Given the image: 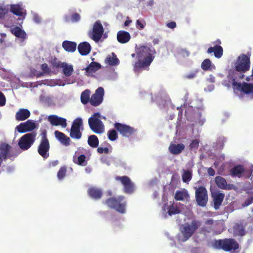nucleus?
I'll list each match as a JSON object with an SVG mask.
<instances>
[{
    "instance_id": "1",
    "label": "nucleus",
    "mask_w": 253,
    "mask_h": 253,
    "mask_svg": "<svg viewBox=\"0 0 253 253\" xmlns=\"http://www.w3.org/2000/svg\"><path fill=\"white\" fill-rule=\"evenodd\" d=\"M156 53L154 48L141 46L136 49L138 61L133 65V71L138 74L143 70H148L153 61Z\"/></svg>"
},
{
    "instance_id": "2",
    "label": "nucleus",
    "mask_w": 253,
    "mask_h": 253,
    "mask_svg": "<svg viewBox=\"0 0 253 253\" xmlns=\"http://www.w3.org/2000/svg\"><path fill=\"white\" fill-rule=\"evenodd\" d=\"M220 224L217 221H214L212 219L207 220L199 230V234L203 235L207 237L210 234L212 235L219 234L222 230L219 229Z\"/></svg>"
},
{
    "instance_id": "3",
    "label": "nucleus",
    "mask_w": 253,
    "mask_h": 253,
    "mask_svg": "<svg viewBox=\"0 0 253 253\" xmlns=\"http://www.w3.org/2000/svg\"><path fill=\"white\" fill-rule=\"evenodd\" d=\"M106 204L109 208L114 209L121 213L126 212V201L125 197L120 195L118 197H113L107 199L105 201Z\"/></svg>"
},
{
    "instance_id": "4",
    "label": "nucleus",
    "mask_w": 253,
    "mask_h": 253,
    "mask_svg": "<svg viewBox=\"0 0 253 253\" xmlns=\"http://www.w3.org/2000/svg\"><path fill=\"white\" fill-rule=\"evenodd\" d=\"M212 246L215 249H222L226 252L235 251L239 248V244L233 239L215 240L212 242Z\"/></svg>"
},
{
    "instance_id": "5",
    "label": "nucleus",
    "mask_w": 253,
    "mask_h": 253,
    "mask_svg": "<svg viewBox=\"0 0 253 253\" xmlns=\"http://www.w3.org/2000/svg\"><path fill=\"white\" fill-rule=\"evenodd\" d=\"M201 226V222L197 220H193L190 224H183L180 228L181 233L183 235V241L188 240Z\"/></svg>"
},
{
    "instance_id": "6",
    "label": "nucleus",
    "mask_w": 253,
    "mask_h": 253,
    "mask_svg": "<svg viewBox=\"0 0 253 253\" xmlns=\"http://www.w3.org/2000/svg\"><path fill=\"white\" fill-rule=\"evenodd\" d=\"M250 56L251 54L248 52L247 54H242L239 56L234 62V68L237 71H241L243 72H246L250 68Z\"/></svg>"
},
{
    "instance_id": "7",
    "label": "nucleus",
    "mask_w": 253,
    "mask_h": 253,
    "mask_svg": "<svg viewBox=\"0 0 253 253\" xmlns=\"http://www.w3.org/2000/svg\"><path fill=\"white\" fill-rule=\"evenodd\" d=\"M100 115L99 113H95L91 117L88 119V125L90 128L94 133L100 134L104 131V126L99 119Z\"/></svg>"
},
{
    "instance_id": "8",
    "label": "nucleus",
    "mask_w": 253,
    "mask_h": 253,
    "mask_svg": "<svg viewBox=\"0 0 253 253\" xmlns=\"http://www.w3.org/2000/svg\"><path fill=\"white\" fill-rule=\"evenodd\" d=\"M37 136V133L32 132L28 133L20 138L18 142V145L19 148L23 150H27L34 144Z\"/></svg>"
},
{
    "instance_id": "9",
    "label": "nucleus",
    "mask_w": 253,
    "mask_h": 253,
    "mask_svg": "<svg viewBox=\"0 0 253 253\" xmlns=\"http://www.w3.org/2000/svg\"><path fill=\"white\" fill-rule=\"evenodd\" d=\"M41 140L38 147V152L43 159H47L49 156L50 143L47 137L46 131H43L41 133Z\"/></svg>"
},
{
    "instance_id": "10",
    "label": "nucleus",
    "mask_w": 253,
    "mask_h": 253,
    "mask_svg": "<svg viewBox=\"0 0 253 253\" xmlns=\"http://www.w3.org/2000/svg\"><path fill=\"white\" fill-rule=\"evenodd\" d=\"M116 181H120L124 187L123 191L127 194H132L135 190V185L127 176H116L115 177Z\"/></svg>"
},
{
    "instance_id": "11",
    "label": "nucleus",
    "mask_w": 253,
    "mask_h": 253,
    "mask_svg": "<svg viewBox=\"0 0 253 253\" xmlns=\"http://www.w3.org/2000/svg\"><path fill=\"white\" fill-rule=\"evenodd\" d=\"M195 198L197 204L198 206L204 207L208 201V191L206 188L202 186L196 188Z\"/></svg>"
},
{
    "instance_id": "12",
    "label": "nucleus",
    "mask_w": 253,
    "mask_h": 253,
    "mask_svg": "<svg viewBox=\"0 0 253 253\" xmlns=\"http://www.w3.org/2000/svg\"><path fill=\"white\" fill-rule=\"evenodd\" d=\"M83 126V123L82 118H78L73 122L70 136L73 139H80L82 136V133L81 131V128Z\"/></svg>"
},
{
    "instance_id": "13",
    "label": "nucleus",
    "mask_w": 253,
    "mask_h": 253,
    "mask_svg": "<svg viewBox=\"0 0 253 253\" xmlns=\"http://www.w3.org/2000/svg\"><path fill=\"white\" fill-rule=\"evenodd\" d=\"M245 73L241 71H237L235 68L229 70L227 78L229 82L231 83L233 88L234 87H236L237 85L236 84H239L238 81L244 78V74Z\"/></svg>"
},
{
    "instance_id": "14",
    "label": "nucleus",
    "mask_w": 253,
    "mask_h": 253,
    "mask_svg": "<svg viewBox=\"0 0 253 253\" xmlns=\"http://www.w3.org/2000/svg\"><path fill=\"white\" fill-rule=\"evenodd\" d=\"M115 128L123 137H128L133 135L136 131L133 127L120 123H116L114 124Z\"/></svg>"
},
{
    "instance_id": "15",
    "label": "nucleus",
    "mask_w": 253,
    "mask_h": 253,
    "mask_svg": "<svg viewBox=\"0 0 253 253\" xmlns=\"http://www.w3.org/2000/svg\"><path fill=\"white\" fill-rule=\"evenodd\" d=\"M104 32L103 27L100 21H96L93 25L92 31L89 34V37L95 42H98L101 38Z\"/></svg>"
},
{
    "instance_id": "16",
    "label": "nucleus",
    "mask_w": 253,
    "mask_h": 253,
    "mask_svg": "<svg viewBox=\"0 0 253 253\" xmlns=\"http://www.w3.org/2000/svg\"><path fill=\"white\" fill-rule=\"evenodd\" d=\"M104 95V90L102 87H99L95 93L92 95L89 103L93 106L99 105L103 101Z\"/></svg>"
},
{
    "instance_id": "17",
    "label": "nucleus",
    "mask_w": 253,
    "mask_h": 253,
    "mask_svg": "<svg viewBox=\"0 0 253 253\" xmlns=\"http://www.w3.org/2000/svg\"><path fill=\"white\" fill-rule=\"evenodd\" d=\"M236 87H234L235 91H239L245 94L253 93V84L243 82L239 83Z\"/></svg>"
},
{
    "instance_id": "18",
    "label": "nucleus",
    "mask_w": 253,
    "mask_h": 253,
    "mask_svg": "<svg viewBox=\"0 0 253 253\" xmlns=\"http://www.w3.org/2000/svg\"><path fill=\"white\" fill-rule=\"evenodd\" d=\"M35 128V123L30 120H28L24 123L20 124V125L16 127V130L20 133H24L32 131Z\"/></svg>"
},
{
    "instance_id": "19",
    "label": "nucleus",
    "mask_w": 253,
    "mask_h": 253,
    "mask_svg": "<svg viewBox=\"0 0 253 253\" xmlns=\"http://www.w3.org/2000/svg\"><path fill=\"white\" fill-rule=\"evenodd\" d=\"M48 121L52 126H60L63 128H65L67 126L66 119L58 117L56 115H49L48 117Z\"/></svg>"
},
{
    "instance_id": "20",
    "label": "nucleus",
    "mask_w": 253,
    "mask_h": 253,
    "mask_svg": "<svg viewBox=\"0 0 253 253\" xmlns=\"http://www.w3.org/2000/svg\"><path fill=\"white\" fill-rule=\"evenodd\" d=\"M102 68L101 65L96 62H91L84 70H85V75L87 77H91L93 74L98 71Z\"/></svg>"
},
{
    "instance_id": "21",
    "label": "nucleus",
    "mask_w": 253,
    "mask_h": 253,
    "mask_svg": "<svg viewBox=\"0 0 253 253\" xmlns=\"http://www.w3.org/2000/svg\"><path fill=\"white\" fill-rule=\"evenodd\" d=\"M213 201L214 208L215 210H218L221 205L224 198V194L216 191L211 194Z\"/></svg>"
},
{
    "instance_id": "22",
    "label": "nucleus",
    "mask_w": 253,
    "mask_h": 253,
    "mask_svg": "<svg viewBox=\"0 0 253 253\" xmlns=\"http://www.w3.org/2000/svg\"><path fill=\"white\" fill-rule=\"evenodd\" d=\"M246 170L243 165H239L234 167L230 170V173L232 177L241 178L245 175Z\"/></svg>"
},
{
    "instance_id": "23",
    "label": "nucleus",
    "mask_w": 253,
    "mask_h": 253,
    "mask_svg": "<svg viewBox=\"0 0 253 253\" xmlns=\"http://www.w3.org/2000/svg\"><path fill=\"white\" fill-rule=\"evenodd\" d=\"M31 115L30 111L27 109L21 108L18 110L15 114V119L18 121H22L27 119Z\"/></svg>"
},
{
    "instance_id": "24",
    "label": "nucleus",
    "mask_w": 253,
    "mask_h": 253,
    "mask_svg": "<svg viewBox=\"0 0 253 253\" xmlns=\"http://www.w3.org/2000/svg\"><path fill=\"white\" fill-rule=\"evenodd\" d=\"M54 135L57 139H58L61 143L65 146H68L70 145L71 139L66 135L64 133L60 132L58 130H55Z\"/></svg>"
},
{
    "instance_id": "25",
    "label": "nucleus",
    "mask_w": 253,
    "mask_h": 253,
    "mask_svg": "<svg viewBox=\"0 0 253 253\" xmlns=\"http://www.w3.org/2000/svg\"><path fill=\"white\" fill-rule=\"evenodd\" d=\"M88 195L95 200H98L102 196V190L98 188L94 187H90L87 190Z\"/></svg>"
},
{
    "instance_id": "26",
    "label": "nucleus",
    "mask_w": 253,
    "mask_h": 253,
    "mask_svg": "<svg viewBox=\"0 0 253 253\" xmlns=\"http://www.w3.org/2000/svg\"><path fill=\"white\" fill-rule=\"evenodd\" d=\"M78 49L81 55H86L89 54L91 51V46L90 44L86 42H82L78 45Z\"/></svg>"
},
{
    "instance_id": "27",
    "label": "nucleus",
    "mask_w": 253,
    "mask_h": 253,
    "mask_svg": "<svg viewBox=\"0 0 253 253\" xmlns=\"http://www.w3.org/2000/svg\"><path fill=\"white\" fill-rule=\"evenodd\" d=\"M185 148V145L182 143L173 144L171 143L169 147L170 153L173 155H178L181 153Z\"/></svg>"
},
{
    "instance_id": "28",
    "label": "nucleus",
    "mask_w": 253,
    "mask_h": 253,
    "mask_svg": "<svg viewBox=\"0 0 253 253\" xmlns=\"http://www.w3.org/2000/svg\"><path fill=\"white\" fill-rule=\"evenodd\" d=\"M118 41L121 43H126L130 39L129 33L125 31H119L117 35Z\"/></svg>"
},
{
    "instance_id": "29",
    "label": "nucleus",
    "mask_w": 253,
    "mask_h": 253,
    "mask_svg": "<svg viewBox=\"0 0 253 253\" xmlns=\"http://www.w3.org/2000/svg\"><path fill=\"white\" fill-rule=\"evenodd\" d=\"M223 48L219 45H215L213 47H210L208 49L207 53L208 54L214 53L215 57L220 58L223 55Z\"/></svg>"
},
{
    "instance_id": "30",
    "label": "nucleus",
    "mask_w": 253,
    "mask_h": 253,
    "mask_svg": "<svg viewBox=\"0 0 253 253\" xmlns=\"http://www.w3.org/2000/svg\"><path fill=\"white\" fill-rule=\"evenodd\" d=\"M215 182L217 186L222 189L230 190L231 189V185L227 184L226 180L222 177L218 176L215 178Z\"/></svg>"
},
{
    "instance_id": "31",
    "label": "nucleus",
    "mask_w": 253,
    "mask_h": 253,
    "mask_svg": "<svg viewBox=\"0 0 253 253\" xmlns=\"http://www.w3.org/2000/svg\"><path fill=\"white\" fill-rule=\"evenodd\" d=\"M163 208L164 211H166L167 209L168 210V213L170 216L180 212V210L176 206L174 205L173 202L172 203H170L169 205H168V204H165Z\"/></svg>"
},
{
    "instance_id": "32",
    "label": "nucleus",
    "mask_w": 253,
    "mask_h": 253,
    "mask_svg": "<svg viewBox=\"0 0 253 253\" xmlns=\"http://www.w3.org/2000/svg\"><path fill=\"white\" fill-rule=\"evenodd\" d=\"M77 43L69 41H64L62 42V47L64 49L69 52H74L77 49Z\"/></svg>"
},
{
    "instance_id": "33",
    "label": "nucleus",
    "mask_w": 253,
    "mask_h": 253,
    "mask_svg": "<svg viewBox=\"0 0 253 253\" xmlns=\"http://www.w3.org/2000/svg\"><path fill=\"white\" fill-rule=\"evenodd\" d=\"M112 56L108 55L105 59V63L109 66H117L119 64V60L116 55L112 52Z\"/></svg>"
},
{
    "instance_id": "34",
    "label": "nucleus",
    "mask_w": 253,
    "mask_h": 253,
    "mask_svg": "<svg viewBox=\"0 0 253 253\" xmlns=\"http://www.w3.org/2000/svg\"><path fill=\"white\" fill-rule=\"evenodd\" d=\"M11 33L15 37L25 39L26 37L25 32L18 26H15L10 29Z\"/></svg>"
},
{
    "instance_id": "35",
    "label": "nucleus",
    "mask_w": 253,
    "mask_h": 253,
    "mask_svg": "<svg viewBox=\"0 0 253 253\" xmlns=\"http://www.w3.org/2000/svg\"><path fill=\"white\" fill-rule=\"evenodd\" d=\"M10 10L13 14L17 16H24V10L21 5L18 4L10 5Z\"/></svg>"
},
{
    "instance_id": "36",
    "label": "nucleus",
    "mask_w": 253,
    "mask_h": 253,
    "mask_svg": "<svg viewBox=\"0 0 253 253\" xmlns=\"http://www.w3.org/2000/svg\"><path fill=\"white\" fill-rule=\"evenodd\" d=\"M189 194L186 190H177L175 192L174 199L176 201H183L184 199L188 198Z\"/></svg>"
},
{
    "instance_id": "37",
    "label": "nucleus",
    "mask_w": 253,
    "mask_h": 253,
    "mask_svg": "<svg viewBox=\"0 0 253 253\" xmlns=\"http://www.w3.org/2000/svg\"><path fill=\"white\" fill-rule=\"evenodd\" d=\"M80 15L77 12L73 13L71 16L65 15L64 17V20L66 22H69L70 21L73 23L77 22L80 20Z\"/></svg>"
},
{
    "instance_id": "38",
    "label": "nucleus",
    "mask_w": 253,
    "mask_h": 253,
    "mask_svg": "<svg viewBox=\"0 0 253 253\" xmlns=\"http://www.w3.org/2000/svg\"><path fill=\"white\" fill-rule=\"evenodd\" d=\"M63 73L66 77L70 76L74 72L73 66L72 65H69L66 62H63L62 67Z\"/></svg>"
},
{
    "instance_id": "39",
    "label": "nucleus",
    "mask_w": 253,
    "mask_h": 253,
    "mask_svg": "<svg viewBox=\"0 0 253 253\" xmlns=\"http://www.w3.org/2000/svg\"><path fill=\"white\" fill-rule=\"evenodd\" d=\"M88 145L92 148H97L99 145V140L95 135H90L87 140Z\"/></svg>"
},
{
    "instance_id": "40",
    "label": "nucleus",
    "mask_w": 253,
    "mask_h": 253,
    "mask_svg": "<svg viewBox=\"0 0 253 253\" xmlns=\"http://www.w3.org/2000/svg\"><path fill=\"white\" fill-rule=\"evenodd\" d=\"M90 91L88 89H85L81 94V100L83 104H86L89 102Z\"/></svg>"
},
{
    "instance_id": "41",
    "label": "nucleus",
    "mask_w": 253,
    "mask_h": 253,
    "mask_svg": "<svg viewBox=\"0 0 253 253\" xmlns=\"http://www.w3.org/2000/svg\"><path fill=\"white\" fill-rule=\"evenodd\" d=\"M85 159L86 156L84 154H82L79 156L77 160L75 159L74 156L73 161L75 164L79 166H85L87 165Z\"/></svg>"
},
{
    "instance_id": "42",
    "label": "nucleus",
    "mask_w": 253,
    "mask_h": 253,
    "mask_svg": "<svg viewBox=\"0 0 253 253\" xmlns=\"http://www.w3.org/2000/svg\"><path fill=\"white\" fill-rule=\"evenodd\" d=\"M234 233L238 236H243L246 233L245 228L239 224H237L234 226Z\"/></svg>"
},
{
    "instance_id": "43",
    "label": "nucleus",
    "mask_w": 253,
    "mask_h": 253,
    "mask_svg": "<svg viewBox=\"0 0 253 253\" xmlns=\"http://www.w3.org/2000/svg\"><path fill=\"white\" fill-rule=\"evenodd\" d=\"M177 54L179 57L185 58L188 57L190 53L186 48H180L177 49Z\"/></svg>"
},
{
    "instance_id": "44",
    "label": "nucleus",
    "mask_w": 253,
    "mask_h": 253,
    "mask_svg": "<svg viewBox=\"0 0 253 253\" xmlns=\"http://www.w3.org/2000/svg\"><path fill=\"white\" fill-rule=\"evenodd\" d=\"M192 176L191 172L189 170H184L182 175V180L184 182L188 183L191 180Z\"/></svg>"
},
{
    "instance_id": "45",
    "label": "nucleus",
    "mask_w": 253,
    "mask_h": 253,
    "mask_svg": "<svg viewBox=\"0 0 253 253\" xmlns=\"http://www.w3.org/2000/svg\"><path fill=\"white\" fill-rule=\"evenodd\" d=\"M107 134L109 139L111 141H115L118 138V133L115 129L109 130Z\"/></svg>"
},
{
    "instance_id": "46",
    "label": "nucleus",
    "mask_w": 253,
    "mask_h": 253,
    "mask_svg": "<svg viewBox=\"0 0 253 253\" xmlns=\"http://www.w3.org/2000/svg\"><path fill=\"white\" fill-rule=\"evenodd\" d=\"M211 62L209 59H205L201 64L202 69L205 71L209 70L211 66Z\"/></svg>"
},
{
    "instance_id": "47",
    "label": "nucleus",
    "mask_w": 253,
    "mask_h": 253,
    "mask_svg": "<svg viewBox=\"0 0 253 253\" xmlns=\"http://www.w3.org/2000/svg\"><path fill=\"white\" fill-rule=\"evenodd\" d=\"M66 173V168L62 167L57 172V177L59 180H62Z\"/></svg>"
},
{
    "instance_id": "48",
    "label": "nucleus",
    "mask_w": 253,
    "mask_h": 253,
    "mask_svg": "<svg viewBox=\"0 0 253 253\" xmlns=\"http://www.w3.org/2000/svg\"><path fill=\"white\" fill-rule=\"evenodd\" d=\"M199 146V140L198 139H195L192 141L189 145V148L191 150H196Z\"/></svg>"
},
{
    "instance_id": "49",
    "label": "nucleus",
    "mask_w": 253,
    "mask_h": 253,
    "mask_svg": "<svg viewBox=\"0 0 253 253\" xmlns=\"http://www.w3.org/2000/svg\"><path fill=\"white\" fill-rule=\"evenodd\" d=\"M8 12V9L2 6H0V18H3Z\"/></svg>"
},
{
    "instance_id": "50",
    "label": "nucleus",
    "mask_w": 253,
    "mask_h": 253,
    "mask_svg": "<svg viewBox=\"0 0 253 253\" xmlns=\"http://www.w3.org/2000/svg\"><path fill=\"white\" fill-rule=\"evenodd\" d=\"M136 25L138 29H143L145 27V22L143 20L138 19L136 21Z\"/></svg>"
},
{
    "instance_id": "51",
    "label": "nucleus",
    "mask_w": 253,
    "mask_h": 253,
    "mask_svg": "<svg viewBox=\"0 0 253 253\" xmlns=\"http://www.w3.org/2000/svg\"><path fill=\"white\" fill-rule=\"evenodd\" d=\"M253 203V196H251L247 199L243 203V207H247Z\"/></svg>"
},
{
    "instance_id": "52",
    "label": "nucleus",
    "mask_w": 253,
    "mask_h": 253,
    "mask_svg": "<svg viewBox=\"0 0 253 253\" xmlns=\"http://www.w3.org/2000/svg\"><path fill=\"white\" fill-rule=\"evenodd\" d=\"M51 63L53 67L56 68H61L63 65V62L57 61L56 59L52 61Z\"/></svg>"
},
{
    "instance_id": "53",
    "label": "nucleus",
    "mask_w": 253,
    "mask_h": 253,
    "mask_svg": "<svg viewBox=\"0 0 253 253\" xmlns=\"http://www.w3.org/2000/svg\"><path fill=\"white\" fill-rule=\"evenodd\" d=\"M97 151L99 154H108L109 152V149L107 147H98Z\"/></svg>"
},
{
    "instance_id": "54",
    "label": "nucleus",
    "mask_w": 253,
    "mask_h": 253,
    "mask_svg": "<svg viewBox=\"0 0 253 253\" xmlns=\"http://www.w3.org/2000/svg\"><path fill=\"white\" fill-rule=\"evenodd\" d=\"M41 68L43 73L44 74L48 73L50 72V69L48 68V65L46 63H43L42 64Z\"/></svg>"
},
{
    "instance_id": "55",
    "label": "nucleus",
    "mask_w": 253,
    "mask_h": 253,
    "mask_svg": "<svg viewBox=\"0 0 253 253\" xmlns=\"http://www.w3.org/2000/svg\"><path fill=\"white\" fill-rule=\"evenodd\" d=\"M6 99L4 94L0 91V106H3L5 104Z\"/></svg>"
},
{
    "instance_id": "56",
    "label": "nucleus",
    "mask_w": 253,
    "mask_h": 253,
    "mask_svg": "<svg viewBox=\"0 0 253 253\" xmlns=\"http://www.w3.org/2000/svg\"><path fill=\"white\" fill-rule=\"evenodd\" d=\"M197 72H192L188 74L185 75L184 77L187 79H192L196 77Z\"/></svg>"
},
{
    "instance_id": "57",
    "label": "nucleus",
    "mask_w": 253,
    "mask_h": 253,
    "mask_svg": "<svg viewBox=\"0 0 253 253\" xmlns=\"http://www.w3.org/2000/svg\"><path fill=\"white\" fill-rule=\"evenodd\" d=\"M166 25L169 28L174 29L176 26V23L174 21H171L170 22L167 23Z\"/></svg>"
},
{
    "instance_id": "58",
    "label": "nucleus",
    "mask_w": 253,
    "mask_h": 253,
    "mask_svg": "<svg viewBox=\"0 0 253 253\" xmlns=\"http://www.w3.org/2000/svg\"><path fill=\"white\" fill-rule=\"evenodd\" d=\"M208 173L210 176H213L215 174V171L212 168H209L208 169Z\"/></svg>"
},
{
    "instance_id": "59",
    "label": "nucleus",
    "mask_w": 253,
    "mask_h": 253,
    "mask_svg": "<svg viewBox=\"0 0 253 253\" xmlns=\"http://www.w3.org/2000/svg\"><path fill=\"white\" fill-rule=\"evenodd\" d=\"M58 163H59L58 161L56 160V161H53L50 162L49 165L50 166L55 167L56 166H57L58 164Z\"/></svg>"
},
{
    "instance_id": "60",
    "label": "nucleus",
    "mask_w": 253,
    "mask_h": 253,
    "mask_svg": "<svg viewBox=\"0 0 253 253\" xmlns=\"http://www.w3.org/2000/svg\"><path fill=\"white\" fill-rule=\"evenodd\" d=\"M154 4V0H150L147 2V5L149 6H152Z\"/></svg>"
},
{
    "instance_id": "61",
    "label": "nucleus",
    "mask_w": 253,
    "mask_h": 253,
    "mask_svg": "<svg viewBox=\"0 0 253 253\" xmlns=\"http://www.w3.org/2000/svg\"><path fill=\"white\" fill-rule=\"evenodd\" d=\"M131 22V20H126L125 22L124 25H125V26H128Z\"/></svg>"
},
{
    "instance_id": "62",
    "label": "nucleus",
    "mask_w": 253,
    "mask_h": 253,
    "mask_svg": "<svg viewBox=\"0 0 253 253\" xmlns=\"http://www.w3.org/2000/svg\"><path fill=\"white\" fill-rule=\"evenodd\" d=\"M43 72H40L39 73H37L36 76L37 77H40L43 75Z\"/></svg>"
},
{
    "instance_id": "63",
    "label": "nucleus",
    "mask_w": 253,
    "mask_h": 253,
    "mask_svg": "<svg viewBox=\"0 0 253 253\" xmlns=\"http://www.w3.org/2000/svg\"><path fill=\"white\" fill-rule=\"evenodd\" d=\"M34 19H35V21L36 22L39 23V22H40V20L39 18L37 16L35 17Z\"/></svg>"
},
{
    "instance_id": "64",
    "label": "nucleus",
    "mask_w": 253,
    "mask_h": 253,
    "mask_svg": "<svg viewBox=\"0 0 253 253\" xmlns=\"http://www.w3.org/2000/svg\"><path fill=\"white\" fill-rule=\"evenodd\" d=\"M158 41L159 40L158 39H155V40L153 41V43L154 44H157L158 43Z\"/></svg>"
}]
</instances>
